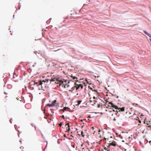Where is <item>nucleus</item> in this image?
<instances>
[{
	"mask_svg": "<svg viewBox=\"0 0 151 151\" xmlns=\"http://www.w3.org/2000/svg\"><path fill=\"white\" fill-rule=\"evenodd\" d=\"M70 76L71 78H72V79L73 80H75V81H76L77 80V79H78L77 78L75 77L74 76H73V74H71L70 75Z\"/></svg>",
	"mask_w": 151,
	"mask_h": 151,
	"instance_id": "8",
	"label": "nucleus"
},
{
	"mask_svg": "<svg viewBox=\"0 0 151 151\" xmlns=\"http://www.w3.org/2000/svg\"><path fill=\"white\" fill-rule=\"evenodd\" d=\"M100 104H98L97 105V107H98V108H99V107H100Z\"/></svg>",
	"mask_w": 151,
	"mask_h": 151,
	"instance_id": "27",
	"label": "nucleus"
},
{
	"mask_svg": "<svg viewBox=\"0 0 151 151\" xmlns=\"http://www.w3.org/2000/svg\"><path fill=\"white\" fill-rule=\"evenodd\" d=\"M91 99V98H90V100L91 102H92V100Z\"/></svg>",
	"mask_w": 151,
	"mask_h": 151,
	"instance_id": "33",
	"label": "nucleus"
},
{
	"mask_svg": "<svg viewBox=\"0 0 151 151\" xmlns=\"http://www.w3.org/2000/svg\"><path fill=\"white\" fill-rule=\"evenodd\" d=\"M93 102H94V104H95V103H96V102L95 101H93Z\"/></svg>",
	"mask_w": 151,
	"mask_h": 151,
	"instance_id": "31",
	"label": "nucleus"
},
{
	"mask_svg": "<svg viewBox=\"0 0 151 151\" xmlns=\"http://www.w3.org/2000/svg\"><path fill=\"white\" fill-rule=\"evenodd\" d=\"M65 126H67V127L68 128V129H67V131L69 132V131L70 130L69 124V123H67V124H66Z\"/></svg>",
	"mask_w": 151,
	"mask_h": 151,
	"instance_id": "10",
	"label": "nucleus"
},
{
	"mask_svg": "<svg viewBox=\"0 0 151 151\" xmlns=\"http://www.w3.org/2000/svg\"><path fill=\"white\" fill-rule=\"evenodd\" d=\"M49 80V79H47V81H48V80Z\"/></svg>",
	"mask_w": 151,
	"mask_h": 151,
	"instance_id": "38",
	"label": "nucleus"
},
{
	"mask_svg": "<svg viewBox=\"0 0 151 151\" xmlns=\"http://www.w3.org/2000/svg\"><path fill=\"white\" fill-rule=\"evenodd\" d=\"M88 118H92V117H91V116H90V115L89 116H88Z\"/></svg>",
	"mask_w": 151,
	"mask_h": 151,
	"instance_id": "29",
	"label": "nucleus"
},
{
	"mask_svg": "<svg viewBox=\"0 0 151 151\" xmlns=\"http://www.w3.org/2000/svg\"><path fill=\"white\" fill-rule=\"evenodd\" d=\"M82 102L81 101H77V104H76L77 105H79Z\"/></svg>",
	"mask_w": 151,
	"mask_h": 151,
	"instance_id": "18",
	"label": "nucleus"
},
{
	"mask_svg": "<svg viewBox=\"0 0 151 151\" xmlns=\"http://www.w3.org/2000/svg\"><path fill=\"white\" fill-rule=\"evenodd\" d=\"M62 116V117H63V118H64V116L63 115V116Z\"/></svg>",
	"mask_w": 151,
	"mask_h": 151,
	"instance_id": "32",
	"label": "nucleus"
},
{
	"mask_svg": "<svg viewBox=\"0 0 151 151\" xmlns=\"http://www.w3.org/2000/svg\"><path fill=\"white\" fill-rule=\"evenodd\" d=\"M92 128L93 130V129H94V127H92Z\"/></svg>",
	"mask_w": 151,
	"mask_h": 151,
	"instance_id": "34",
	"label": "nucleus"
},
{
	"mask_svg": "<svg viewBox=\"0 0 151 151\" xmlns=\"http://www.w3.org/2000/svg\"><path fill=\"white\" fill-rule=\"evenodd\" d=\"M81 135L83 137H84L85 136V135L84 134V133L83 131H82L81 132Z\"/></svg>",
	"mask_w": 151,
	"mask_h": 151,
	"instance_id": "20",
	"label": "nucleus"
},
{
	"mask_svg": "<svg viewBox=\"0 0 151 151\" xmlns=\"http://www.w3.org/2000/svg\"><path fill=\"white\" fill-rule=\"evenodd\" d=\"M93 91H94V92H96L97 93H98L97 91L96 90H95V89H94L93 90H92Z\"/></svg>",
	"mask_w": 151,
	"mask_h": 151,
	"instance_id": "23",
	"label": "nucleus"
},
{
	"mask_svg": "<svg viewBox=\"0 0 151 151\" xmlns=\"http://www.w3.org/2000/svg\"><path fill=\"white\" fill-rule=\"evenodd\" d=\"M81 122H82V120H81Z\"/></svg>",
	"mask_w": 151,
	"mask_h": 151,
	"instance_id": "45",
	"label": "nucleus"
},
{
	"mask_svg": "<svg viewBox=\"0 0 151 151\" xmlns=\"http://www.w3.org/2000/svg\"><path fill=\"white\" fill-rule=\"evenodd\" d=\"M104 149L107 150V151H110L109 150H108V149H107L106 147L104 148Z\"/></svg>",
	"mask_w": 151,
	"mask_h": 151,
	"instance_id": "22",
	"label": "nucleus"
},
{
	"mask_svg": "<svg viewBox=\"0 0 151 151\" xmlns=\"http://www.w3.org/2000/svg\"><path fill=\"white\" fill-rule=\"evenodd\" d=\"M119 108V109L120 111H123L124 110V107H123L122 108Z\"/></svg>",
	"mask_w": 151,
	"mask_h": 151,
	"instance_id": "15",
	"label": "nucleus"
},
{
	"mask_svg": "<svg viewBox=\"0 0 151 151\" xmlns=\"http://www.w3.org/2000/svg\"><path fill=\"white\" fill-rule=\"evenodd\" d=\"M93 99H97V98H95V96H94V97H93Z\"/></svg>",
	"mask_w": 151,
	"mask_h": 151,
	"instance_id": "30",
	"label": "nucleus"
},
{
	"mask_svg": "<svg viewBox=\"0 0 151 151\" xmlns=\"http://www.w3.org/2000/svg\"><path fill=\"white\" fill-rule=\"evenodd\" d=\"M59 126H60V127L61 126H62V123H61V122L60 123V124H59Z\"/></svg>",
	"mask_w": 151,
	"mask_h": 151,
	"instance_id": "26",
	"label": "nucleus"
},
{
	"mask_svg": "<svg viewBox=\"0 0 151 151\" xmlns=\"http://www.w3.org/2000/svg\"><path fill=\"white\" fill-rule=\"evenodd\" d=\"M69 110V109L68 107H64L63 109V111H64L65 110H67V111H68Z\"/></svg>",
	"mask_w": 151,
	"mask_h": 151,
	"instance_id": "16",
	"label": "nucleus"
},
{
	"mask_svg": "<svg viewBox=\"0 0 151 151\" xmlns=\"http://www.w3.org/2000/svg\"><path fill=\"white\" fill-rule=\"evenodd\" d=\"M83 127V126H82V128Z\"/></svg>",
	"mask_w": 151,
	"mask_h": 151,
	"instance_id": "39",
	"label": "nucleus"
},
{
	"mask_svg": "<svg viewBox=\"0 0 151 151\" xmlns=\"http://www.w3.org/2000/svg\"><path fill=\"white\" fill-rule=\"evenodd\" d=\"M83 145H81V146H83Z\"/></svg>",
	"mask_w": 151,
	"mask_h": 151,
	"instance_id": "41",
	"label": "nucleus"
},
{
	"mask_svg": "<svg viewBox=\"0 0 151 151\" xmlns=\"http://www.w3.org/2000/svg\"><path fill=\"white\" fill-rule=\"evenodd\" d=\"M52 115H50L49 114H46V115L45 116L44 118L45 119H48L50 120H52Z\"/></svg>",
	"mask_w": 151,
	"mask_h": 151,
	"instance_id": "5",
	"label": "nucleus"
},
{
	"mask_svg": "<svg viewBox=\"0 0 151 151\" xmlns=\"http://www.w3.org/2000/svg\"><path fill=\"white\" fill-rule=\"evenodd\" d=\"M108 147L109 148H112L113 151H118V146L115 141L110 143Z\"/></svg>",
	"mask_w": 151,
	"mask_h": 151,
	"instance_id": "2",
	"label": "nucleus"
},
{
	"mask_svg": "<svg viewBox=\"0 0 151 151\" xmlns=\"http://www.w3.org/2000/svg\"><path fill=\"white\" fill-rule=\"evenodd\" d=\"M80 151H90V150L87 149L85 150L83 148H82V150Z\"/></svg>",
	"mask_w": 151,
	"mask_h": 151,
	"instance_id": "14",
	"label": "nucleus"
},
{
	"mask_svg": "<svg viewBox=\"0 0 151 151\" xmlns=\"http://www.w3.org/2000/svg\"><path fill=\"white\" fill-rule=\"evenodd\" d=\"M149 127H151V126H149Z\"/></svg>",
	"mask_w": 151,
	"mask_h": 151,
	"instance_id": "36",
	"label": "nucleus"
},
{
	"mask_svg": "<svg viewBox=\"0 0 151 151\" xmlns=\"http://www.w3.org/2000/svg\"><path fill=\"white\" fill-rule=\"evenodd\" d=\"M100 132V129H99V132Z\"/></svg>",
	"mask_w": 151,
	"mask_h": 151,
	"instance_id": "35",
	"label": "nucleus"
},
{
	"mask_svg": "<svg viewBox=\"0 0 151 151\" xmlns=\"http://www.w3.org/2000/svg\"><path fill=\"white\" fill-rule=\"evenodd\" d=\"M56 100H54L51 104H47L46 105L45 107H53L56 106Z\"/></svg>",
	"mask_w": 151,
	"mask_h": 151,
	"instance_id": "4",
	"label": "nucleus"
},
{
	"mask_svg": "<svg viewBox=\"0 0 151 151\" xmlns=\"http://www.w3.org/2000/svg\"><path fill=\"white\" fill-rule=\"evenodd\" d=\"M99 76H97V77L98 78H99Z\"/></svg>",
	"mask_w": 151,
	"mask_h": 151,
	"instance_id": "40",
	"label": "nucleus"
},
{
	"mask_svg": "<svg viewBox=\"0 0 151 151\" xmlns=\"http://www.w3.org/2000/svg\"><path fill=\"white\" fill-rule=\"evenodd\" d=\"M116 109V111L118 113L119 112H120V110L119 109V108H118V107H117L116 108H115Z\"/></svg>",
	"mask_w": 151,
	"mask_h": 151,
	"instance_id": "19",
	"label": "nucleus"
},
{
	"mask_svg": "<svg viewBox=\"0 0 151 151\" xmlns=\"http://www.w3.org/2000/svg\"><path fill=\"white\" fill-rule=\"evenodd\" d=\"M35 53L36 55H37V53H38L39 54V53H38L37 52V51H35L34 52Z\"/></svg>",
	"mask_w": 151,
	"mask_h": 151,
	"instance_id": "25",
	"label": "nucleus"
},
{
	"mask_svg": "<svg viewBox=\"0 0 151 151\" xmlns=\"http://www.w3.org/2000/svg\"><path fill=\"white\" fill-rule=\"evenodd\" d=\"M64 83V84H66V83H66H66Z\"/></svg>",
	"mask_w": 151,
	"mask_h": 151,
	"instance_id": "37",
	"label": "nucleus"
},
{
	"mask_svg": "<svg viewBox=\"0 0 151 151\" xmlns=\"http://www.w3.org/2000/svg\"><path fill=\"white\" fill-rule=\"evenodd\" d=\"M119 116V115H117V114H112L110 116V118L114 121H115L116 119H118Z\"/></svg>",
	"mask_w": 151,
	"mask_h": 151,
	"instance_id": "3",
	"label": "nucleus"
},
{
	"mask_svg": "<svg viewBox=\"0 0 151 151\" xmlns=\"http://www.w3.org/2000/svg\"><path fill=\"white\" fill-rule=\"evenodd\" d=\"M138 122H139L140 123H141V121L140 120H139V119H138Z\"/></svg>",
	"mask_w": 151,
	"mask_h": 151,
	"instance_id": "28",
	"label": "nucleus"
},
{
	"mask_svg": "<svg viewBox=\"0 0 151 151\" xmlns=\"http://www.w3.org/2000/svg\"><path fill=\"white\" fill-rule=\"evenodd\" d=\"M80 87H81V89H82L83 88V86L82 85H81V84H80V85L78 86L77 87V88H76V89L77 90L78 88H80Z\"/></svg>",
	"mask_w": 151,
	"mask_h": 151,
	"instance_id": "12",
	"label": "nucleus"
},
{
	"mask_svg": "<svg viewBox=\"0 0 151 151\" xmlns=\"http://www.w3.org/2000/svg\"><path fill=\"white\" fill-rule=\"evenodd\" d=\"M56 80H57V79L56 78H51V79L50 80V82H53V81H55Z\"/></svg>",
	"mask_w": 151,
	"mask_h": 151,
	"instance_id": "17",
	"label": "nucleus"
},
{
	"mask_svg": "<svg viewBox=\"0 0 151 151\" xmlns=\"http://www.w3.org/2000/svg\"><path fill=\"white\" fill-rule=\"evenodd\" d=\"M76 82L75 83V87L76 88H77V87L80 84L79 83V82L77 80L76 81Z\"/></svg>",
	"mask_w": 151,
	"mask_h": 151,
	"instance_id": "7",
	"label": "nucleus"
},
{
	"mask_svg": "<svg viewBox=\"0 0 151 151\" xmlns=\"http://www.w3.org/2000/svg\"><path fill=\"white\" fill-rule=\"evenodd\" d=\"M39 85L41 86L42 87V84H43V83H45V81L44 80H43L42 81H39Z\"/></svg>",
	"mask_w": 151,
	"mask_h": 151,
	"instance_id": "6",
	"label": "nucleus"
},
{
	"mask_svg": "<svg viewBox=\"0 0 151 151\" xmlns=\"http://www.w3.org/2000/svg\"><path fill=\"white\" fill-rule=\"evenodd\" d=\"M74 87H72L71 89L69 90V91H70L71 92L72 91L74 90Z\"/></svg>",
	"mask_w": 151,
	"mask_h": 151,
	"instance_id": "21",
	"label": "nucleus"
},
{
	"mask_svg": "<svg viewBox=\"0 0 151 151\" xmlns=\"http://www.w3.org/2000/svg\"><path fill=\"white\" fill-rule=\"evenodd\" d=\"M144 33L147 35L148 36L151 38V35H150V34H148L147 32L146 31H144Z\"/></svg>",
	"mask_w": 151,
	"mask_h": 151,
	"instance_id": "11",
	"label": "nucleus"
},
{
	"mask_svg": "<svg viewBox=\"0 0 151 151\" xmlns=\"http://www.w3.org/2000/svg\"><path fill=\"white\" fill-rule=\"evenodd\" d=\"M109 104L111 105V106L113 108H116L117 107V106L114 105V104L111 102H109Z\"/></svg>",
	"mask_w": 151,
	"mask_h": 151,
	"instance_id": "9",
	"label": "nucleus"
},
{
	"mask_svg": "<svg viewBox=\"0 0 151 151\" xmlns=\"http://www.w3.org/2000/svg\"><path fill=\"white\" fill-rule=\"evenodd\" d=\"M111 137V138H112V137Z\"/></svg>",
	"mask_w": 151,
	"mask_h": 151,
	"instance_id": "43",
	"label": "nucleus"
},
{
	"mask_svg": "<svg viewBox=\"0 0 151 151\" xmlns=\"http://www.w3.org/2000/svg\"><path fill=\"white\" fill-rule=\"evenodd\" d=\"M57 81L58 82V83L60 84V86L62 85H63L64 86V87L65 88H68L70 87V85H69V81H68L67 83L64 84L63 83H65L66 82V80H65L63 79L62 80H57Z\"/></svg>",
	"mask_w": 151,
	"mask_h": 151,
	"instance_id": "1",
	"label": "nucleus"
},
{
	"mask_svg": "<svg viewBox=\"0 0 151 151\" xmlns=\"http://www.w3.org/2000/svg\"><path fill=\"white\" fill-rule=\"evenodd\" d=\"M77 95H78V93H77Z\"/></svg>",
	"mask_w": 151,
	"mask_h": 151,
	"instance_id": "44",
	"label": "nucleus"
},
{
	"mask_svg": "<svg viewBox=\"0 0 151 151\" xmlns=\"http://www.w3.org/2000/svg\"><path fill=\"white\" fill-rule=\"evenodd\" d=\"M150 41H151V39H150Z\"/></svg>",
	"mask_w": 151,
	"mask_h": 151,
	"instance_id": "42",
	"label": "nucleus"
},
{
	"mask_svg": "<svg viewBox=\"0 0 151 151\" xmlns=\"http://www.w3.org/2000/svg\"><path fill=\"white\" fill-rule=\"evenodd\" d=\"M145 121H144V123L147 124V125H149V122H148L147 121H146V118H145V119H144Z\"/></svg>",
	"mask_w": 151,
	"mask_h": 151,
	"instance_id": "13",
	"label": "nucleus"
},
{
	"mask_svg": "<svg viewBox=\"0 0 151 151\" xmlns=\"http://www.w3.org/2000/svg\"><path fill=\"white\" fill-rule=\"evenodd\" d=\"M143 115L142 114H141V115L140 118H142V119H143Z\"/></svg>",
	"mask_w": 151,
	"mask_h": 151,
	"instance_id": "24",
	"label": "nucleus"
}]
</instances>
